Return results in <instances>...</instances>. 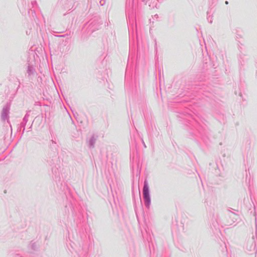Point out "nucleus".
<instances>
[{"mask_svg":"<svg viewBox=\"0 0 257 257\" xmlns=\"http://www.w3.org/2000/svg\"><path fill=\"white\" fill-rule=\"evenodd\" d=\"M144 192V195L146 199H148L149 197V191H148V187L145 185L143 189Z\"/></svg>","mask_w":257,"mask_h":257,"instance_id":"1","label":"nucleus"},{"mask_svg":"<svg viewBox=\"0 0 257 257\" xmlns=\"http://www.w3.org/2000/svg\"><path fill=\"white\" fill-rule=\"evenodd\" d=\"M226 4H228V2H225Z\"/></svg>","mask_w":257,"mask_h":257,"instance_id":"2","label":"nucleus"}]
</instances>
